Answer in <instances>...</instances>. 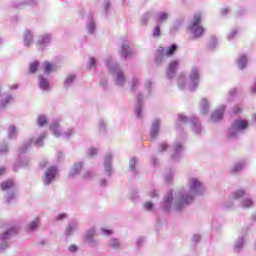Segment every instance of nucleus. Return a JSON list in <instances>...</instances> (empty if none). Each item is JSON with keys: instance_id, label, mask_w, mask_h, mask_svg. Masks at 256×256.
<instances>
[{"instance_id": "nucleus-1", "label": "nucleus", "mask_w": 256, "mask_h": 256, "mask_svg": "<svg viewBox=\"0 0 256 256\" xmlns=\"http://www.w3.org/2000/svg\"><path fill=\"white\" fill-rule=\"evenodd\" d=\"M187 189H181L175 193L174 198V211L180 213L182 209H185L187 205H191L195 200V197L203 195L205 193V185L200 182L196 177H191L188 179Z\"/></svg>"}, {"instance_id": "nucleus-2", "label": "nucleus", "mask_w": 256, "mask_h": 256, "mask_svg": "<svg viewBox=\"0 0 256 256\" xmlns=\"http://www.w3.org/2000/svg\"><path fill=\"white\" fill-rule=\"evenodd\" d=\"M105 65L106 69L111 73L115 85L123 87L125 83H127V76H125V72H123L119 63L115 61V58H113V56H108L105 60Z\"/></svg>"}, {"instance_id": "nucleus-3", "label": "nucleus", "mask_w": 256, "mask_h": 256, "mask_svg": "<svg viewBox=\"0 0 256 256\" xmlns=\"http://www.w3.org/2000/svg\"><path fill=\"white\" fill-rule=\"evenodd\" d=\"M201 79V69L197 66L191 68L188 82L185 83V74H180L178 78V87L183 90L185 87L190 91H195L199 87V81Z\"/></svg>"}, {"instance_id": "nucleus-4", "label": "nucleus", "mask_w": 256, "mask_h": 256, "mask_svg": "<svg viewBox=\"0 0 256 256\" xmlns=\"http://www.w3.org/2000/svg\"><path fill=\"white\" fill-rule=\"evenodd\" d=\"M33 142L34 140L31 138L30 140L24 142L20 147L18 161L14 165L15 171L21 167H29L31 164V159H29V156H27L25 153H27L28 149L31 147V145H33Z\"/></svg>"}, {"instance_id": "nucleus-5", "label": "nucleus", "mask_w": 256, "mask_h": 256, "mask_svg": "<svg viewBox=\"0 0 256 256\" xmlns=\"http://www.w3.org/2000/svg\"><path fill=\"white\" fill-rule=\"evenodd\" d=\"M202 19L203 16L201 13L194 14L193 19L188 26V31L193 35L192 39H200V37L205 35V28L201 26Z\"/></svg>"}, {"instance_id": "nucleus-6", "label": "nucleus", "mask_w": 256, "mask_h": 256, "mask_svg": "<svg viewBox=\"0 0 256 256\" xmlns=\"http://www.w3.org/2000/svg\"><path fill=\"white\" fill-rule=\"evenodd\" d=\"M249 127V122L243 119L234 120L231 126L228 128V139H237L239 135L245 133V130Z\"/></svg>"}, {"instance_id": "nucleus-7", "label": "nucleus", "mask_w": 256, "mask_h": 256, "mask_svg": "<svg viewBox=\"0 0 256 256\" xmlns=\"http://www.w3.org/2000/svg\"><path fill=\"white\" fill-rule=\"evenodd\" d=\"M178 121L180 123H183V125H190L195 135H201V133H203V128L201 127V123L195 116L187 117L183 114H179Z\"/></svg>"}, {"instance_id": "nucleus-8", "label": "nucleus", "mask_w": 256, "mask_h": 256, "mask_svg": "<svg viewBox=\"0 0 256 256\" xmlns=\"http://www.w3.org/2000/svg\"><path fill=\"white\" fill-rule=\"evenodd\" d=\"M175 51H177V44H172L167 48L159 47L156 50V54H155L156 65H161V63H164L167 57H171L172 55L175 54Z\"/></svg>"}, {"instance_id": "nucleus-9", "label": "nucleus", "mask_w": 256, "mask_h": 256, "mask_svg": "<svg viewBox=\"0 0 256 256\" xmlns=\"http://www.w3.org/2000/svg\"><path fill=\"white\" fill-rule=\"evenodd\" d=\"M247 195V192L243 189H238L232 192V199L234 201H240V207L242 209H251L255 205V201L251 198H243Z\"/></svg>"}, {"instance_id": "nucleus-10", "label": "nucleus", "mask_w": 256, "mask_h": 256, "mask_svg": "<svg viewBox=\"0 0 256 256\" xmlns=\"http://www.w3.org/2000/svg\"><path fill=\"white\" fill-rule=\"evenodd\" d=\"M1 189L2 191H6L7 194L5 196L6 203H11V201H14L17 197V186L15 185V182L11 180H7L1 183Z\"/></svg>"}, {"instance_id": "nucleus-11", "label": "nucleus", "mask_w": 256, "mask_h": 256, "mask_svg": "<svg viewBox=\"0 0 256 256\" xmlns=\"http://www.w3.org/2000/svg\"><path fill=\"white\" fill-rule=\"evenodd\" d=\"M17 235V229L11 227L0 235V253H3L9 247V239Z\"/></svg>"}, {"instance_id": "nucleus-12", "label": "nucleus", "mask_w": 256, "mask_h": 256, "mask_svg": "<svg viewBox=\"0 0 256 256\" xmlns=\"http://www.w3.org/2000/svg\"><path fill=\"white\" fill-rule=\"evenodd\" d=\"M183 151H185L183 142L176 141L172 144V153H171L172 163H179L181 159H183Z\"/></svg>"}, {"instance_id": "nucleus-13", "label": "nucleus", "mask_w": 256, "mask_h": 256, "mask_svg": "<svg viewBox=\"0 0 256 256\" xmlns=\"http://www.w3.org/2000/svg\"><path fill=\"white\" fill-rule=\"evenodd\" d=\"M50 130L53 133L54 137H61V135L65 136V139H70L71 135H75V129L69 128L63 134L61 133V126H59V122L53 121L50 125Z\"/></svg>"}, {"instance_id": "nucleus-14", "label": "nucleus", "mask_w": 256, "mask_h": 256, "mask_svg": "<svg viewBox=\"0 0 256 256\" xmlns=\"http://www.w3.org/2000/svg\"><path fill=\"white\" fill-rule=\"evenodd\" d=\"M51 34H43L36 41V48L38 51H45L49 45H51Z\"/></svg>"}, {"instance_id": "nucleus-15", "label": "nucleus", "mask_w": 256, "mask_h": 256, "mask_svg": "<svg viewBox=\"0 0 256 256\" xmlns=\"http://www.w3.org/2000/svg\"><path fill=\"white\" fill-rule=\"evenodd\" d=\"M57 166L49 167L46 172L44 173L43 183L44 185H51L57 178Z\"/></svg>"}, {"instance_id": "nucleus-16", "label": "nucleus", "mask_w": 256, "mask_h": 256, "mask_svg": "<svg viewBox=\"0 0 256 256\" xmlns=\"http://www.w3.org/2000/svg\"><path fill=\"white\" fill-rule=\"evenodd\" d=\"M95 228L86 231L84 239L89 247H99V240L95 239Z\"/></svg>"}, {"instance_id": "nucleus-17", "label": "nucleus", "mask_w": 256, "mask_h": 256, "mask_svg": "<svg viewBox=\"0 0 256 256\" xmlns=\"http://www.w3.org/2000/svg\"><path fill=\"white\" fill-rule=\"evenodd\" d=\"M111 163H113V154L109 152L104 156V171L108 177H111V172L113 171Z\"/></svg>"}, {"instance_id": "nucleus-18", "label": "nucleus", "mask_w": 256, "mask_h": 256, "mask_svg": "<svg viewBox=\"0 0 256 256\" xmlns=\"http://www.w3.org/2000/svg\"><path fill=\"white\" fill-rule=\"evenodd\" d=\"M178 68H179V60L171 61L166 70L167 79H173V77H175V74L177 73Z\"/></svg>"}, {"instance_id": "nucleus-19", "label": "nucleus", "mask_w": 256, "mask_h": 256, "mask_svg": "<svg viewBox=\"0 0 256 256\" xmlns=\"http://www.w3.org/2000/svg\"><path fill=\"white\" fill-rule=\"evenodd\" d=\"M171 205H173V190L168 191L165 195L164 200L161 203V208L163 211H169Z\"/></svg>"}, {"instance_id": "nucleus-20", "label": "nucleus", "mask_w": 256, "mask_h": 256, "mask_svg": "<svg viewBox=\"0 0 256 256\" xmlns=\"http://www.w3.org/2000/svg\"><path fill=\"white\" fill-rule=\"evenodd\" d=\"M120 57L121 59H127L128 57H133V48L129 45V42L122 43Z\"/></svg>"}, {"instance_id": "nucleus-21", "label": "nucleus", "mask_w": 256, "mask_h": 256, "mask_svg": "<svg viewBox=\"0 0 256 256\" xmlns=\"http://www.w3.org/2000/svg\"><path fill=\"white\" fill-rule=\"evenodd\" d=\"M136 99L135 115L137 119H143V94H139Z\"/></svg>"}, {"instance_id": "nucleus-22", "label": "nucleus", "mask_w": 256, "mask_h": 256, "mask_svg": "<svg viewBox=\"0 0 256 256\" xmlns=\"http://www.w3.org/2000/svg\"><path fill=\"white\" fill-rule=\"evenodd\" d=\"M161 127V120L159 118H156L152 122V126L150 129V137L151 139H157L159 135V129Z\"/></svg>"}, {"instance_id": "nucleus-23", "label": "nucleus", "mask_w": 256, "mask_h": 256, "mask_svg": "<svg viewBox=\"0 0 256 256\" xmlns=\"http://www.w3.org/2000/svg\"><path fill=\"white\" fill-rule=\"evenodd\" d=\"M34 38L35 35L33 34V31L26 30L23 36L24 47H31V45H33Z\"/></svg>"}, {"instance_id": "nucleus-24", "label": "nucleus", "mask_w": 256, "mask_h": 256, "mask_svg": "<svg viewBox=\"0 0 256 256\" xmlns=\"http://www.w3.org/2000/svg\"><path fill=\"white\" fill-rule=\"evenodd\" d=\"M243 247H245V235L239 236L238 239H236L233 247L234 253H241Z\"/></svg>"}, {"instance_id": "nucleus-25", "label": "nucleus", "mask_w": 256, "mask_h": 256, "mask_svg": "<svg viewBox=\"0 0 256 256\" xmlns=\"http://www.w3.org/2000/svg\"><path fill=\"white\" fill-rule=\"evenodd\" d=\"M79 228V222L78 221H72L69 222L64 234L66 235V237H71V235H73V233H75V231Z\"/></svg>"}, {"instance_id": "nucleus-26", "label": "nucleus", "mask_w": 256, "mask_h": 256, "mask_svg": "<svg viewBox=\"0 0 256 256\" xmlns=\"http://www.w3.org/2000/svg\"><path fill=\"white\" fill-rule=\"evenodd\" d=\"M86 29L90 35H93V33H95V31L97 30V24H95V19H93V15L91 14L88 15V21L86 22Z\"/></svg>"}, {"instance_id": "nucleus-27", "label": "nucleus", "mask_w": 256, "mask_h": 256, "mask_svg": "<svg viewBox=\"0 0 256 256\" xmlns=\"http://www.w3.org/2000/svg\"><path fill=\"white\" fill-rule=\"evenodd\" d=\"M223 113H225V105L220 106L219 109L215 110L211 115V121L216 123V121H221L223 119Z\"/></svg>"}, {"instance_id": "nucleus-28", "label": "nucleus", "mask_w": 256, "mask_h": 256, "mask_svg": "<svg viewBox=\"0 0 256 256\" xmlns=\"http://www.w3.org/2000/svg\"><path fill=\"white\" fill-rule=\"evenodd\" d=\"M129 87L130 91H132L133 93H135V91H137L139 87H141V79L139 78V76L132 77V79L129 81Z\"/></svg>"}, {"instance_id": "nucleus-29", "label": "nucleus", "mask_w": 256, "mask_h": 256, "mask_svg": "<svg viewBox=\"0 0 256 256\" xmlns=\"http://www.w3.org/2000/svg\"><path fill=\"white\" fill-rule=\"evenodd\" d=\"M38 85L42 91H49V89H51L49 80L44 76H38Z\"/></svg>"}, {"instance_id": "nucleus-30", "label": "nucleus", "mask_w": 256, "mask_h": 256, "mask_svg": "<svg viewBox=\"0 0 256 256\" xmlns=\"http://www.w3.org/2000/svg\"><path fill=\"white\" fill-rule=\"evenodd\" d=\"M169 17H171V14H169V12H158L156 15V22L158 23V25H163L164 23H167Z\"/></svg>"}, {"instance_id": "nucleus-31", "label": "nucleus", "mask_w": 256, "mask_h": 256, "mask_svg": "<svg viewBox=\"0 0 256 256\" xmlns=\"http://www.w3.org/2000/svg\"><path fill=\"white\" fill-rule=\"evenodd\" d=\"M137 165H139V159L132 157L129 160V172L132 173V175H137L139 171L137 170Z\"/></svg>"}, {"instance_id": "nucleus-32", "label": "nucleus", "mask_w": 256, "mask_h": 256, "mask_svg": "<svg viewBox=\"0 0 256 256\" xmlns=\"http://www.w3.org/2000/svg\"><path fill=\"white\" fill-rule=\"evenodd\" d=\"M81 169H83V162L75 163L70 170V177H75V175H79V173H81Z\"/></svg>"}, {"instance_id": "nucleus-33", "label": "nucleus", "mask_w": 256, "mask_h": 256, "mask_svg": "<svg viewBox=\"0 0 256 256\" xmlns=\"http://www.w3.org/2000/svg\"><path fill=\"white\" fill-rule=\"evenodd\" d=\"M183 23H185V20L183 18L176 19L171 27V32L175 33V31H179V29H181Z\"/></svg>"}, {"instance_id": "nucleus-34", "label": "nucleus", "mask_w": 256, "mask_h": 256, "mask_svg": "<svg viewBox=\"0 0 256 256\" xmlns=\"http://www.w3.org/2000/svg\"><path fill=\"white\" fill-rule=\"evenodd\" d=\"M108 247L111 249L119 250L121 249V241L117 238H111L108 242Z\"/></svg>"}, {"instance_id": "nucleus-35", "label": "nucleus", "mask_w": 256, "mask_h": 256, "mask_svg": "<svg viewBox=\"0 0 256 256\" xmlns=\"http://www.w3.org/2000/svg\"><path fill=\"white\" fill-rule=\"evenodd\" d=\"M200 111L203 115H207V113H209V101L205 98L200 102Z\"/></svg>"}, {"instance_id": "nucleus-36", "label": "nucleus", "mask_w": 256, "mask_h": 256, "mask_svg": "<svg viewBox=\"0 0 256 256\" xmlns=\"http://www.w3.org/2000/svg\"><path fill=\"white\" fill-rule=\"evenodd\" d=\"M247 56L245 55H241L239 56V58L237 59V66L240 69H245V67H247Z\"/></svg>"}, {"instance_id": "nucleus-37", "label": "nucleus", "mask_w": 256, "mask_h": 256, "mask_svg": "<svg viewBox=\"0 0 256 256\" xmlns=\"http://www.w3.org/2000/svg\"><path fill=\"white\" fill-rule=\"evenodd\" d=\"M8 138L10 139H17V127L15 125H11L8 128V132H7Z\"/></svg>"}, {"instance_id": "nucleus-38", "label": "nucleus", "mask_w": 256, "mask_h": 256, "mask_svg": "<svg viewBox=\"0 0 256 256\" xmlns=\"http://www.w3.org/2000/svg\"><path fill=\"white\" fill-rule=\"evenodd\" d=\"M207 47L210 51H213V49H217L219 47V43L217 42V38L212 37L208 41Z\"/></svg>"}, {"instance_id": "nucleus-39", "label": "nucleus", "mask_w": 256, "mask_h": 256, "mask_svg": "<svg viewBox=\"0 0 256 256\" xmlns=\"http://www.w3.org/2000/svg\"><path fill=\"white\" fill-rule=\"evenodd\" d=\"M52 71H55V65H53L51 62H45L44 63L45 75H49V73H52Z\"/></svg>"}, {"instance_id": "nucleus-40", "label": "nucleus", "mask_w": 256, "mask_h": 256, "mask_svg": "<svg viewBox=\"0 0 256 256\" xmlns=\"http://www.w3.org/2000/svg\"><path fill=\"white\" fill-rule=\"evenodd\" d=\"M37 125L38 127H45V125H47V116L45 115H39L37 117Z\"/></svg>"}, {"instance_id": "nucleus-41", "label": "nucleus", "mask_w": 256, "mask_h": 256, "mask_svg": "<svg viewBox=\"0 0 256 256\" xmlns=\"http://www.w3.org/2000/svg\"><path fill=\"white\" fill-rule=\"evenodd\" d=\"M153 17V13L151 12H146L140 20L141 25H147L149 23V19Z\"/></svg>"}, {"instance_id": "nucleus-42", "label": "nucleus", "mask_w": 256, "mask_h": 256, "mask_svg": "<svg viewBox=\"0 0 256 256\" xmlns=\"http://www.w3.org/2000/svg\"><path fill=\"white\" fill-rule=\"evenodd\" d=\"M47 137V133H43L41 134L35 141H34V145L36 147H43V141L44 139Z\"/></svg>"}, {"instance_id": "nucleus-43", "label": "nucleus", "mask_w": 256, "mask_h": 256, "mask_svg": "<svg viewBox=\"0 0 256 256\" xmlns=\"http://www.w3.org/2000/svg\"><path fill=\"white\" fill-rule=\"evenodd\" d=\"M245 169V162H239L232 167V173H239V171H243Z\"/></svg>"}, {"instance_id": "nucleus-44", "label": "nucleus", "mask_w": 256, "mask_h": 256, "mask_svg": "<svg viewBox=\"0 0 256 256\" xmlns=\"http://www.w3.org/2000/svg\"><path fill=\"white\" fill-rule=\"evenodd\" d=\"M73 81H75V75L70 74L64 81V87L67 89L73 85Z\"/></svg>"}, {"instance_id": "nucleus-45", "label": "nucleus", "mask_w": 256, "mask_h": 256, "mask_svg": "<svg viewBox=\"0 0 256 256\" xmlns=\"http://www.w3.org/2000/svg\"><path fill=\"white\" fill-rule=\"evenodd\" d=\"M7 153H9V144L4 141L2 145H0V155H7Z\"/></svg>"}, {"instance_id": "nucleus-46", "label": "nucleus", "mask_w": 256, "mask_h": 256, "mask_svg": "<svg viewBox=\"0 0 256 256\" xmlns=\"http://www.w3.org/2000/svg\"><path fill=\"white\" fill-rule=\"evenodd\" d=\"M39 69V62L38 61H34L32 63H30L29 65V72L30 73H37Z\"/></svg>"}, {"instance_id": "nucleus-47", "label": "nucleus", "mask_w": 256, "mask_h": 256, "mask_svg": "<svg viewBox=\"0 0 256 256\" xmlns=\"http://www.w3.org/2000/svg\"><path fill=\"white\" fill-rule=\"evenodd\" d=\"M37 227H39V218H36L34 221H32L28 225V230L35 231V229H37Z\"/></svg>"}, {"instance_id": "nucleus-48", "label": "nucleus", "mask_w": 256, "mask_h": 256, "mask_svg": "<svg viewBox=\"0 0 256 256\" xmlns=\"http://www.w3.org/2000/svg\"><path fill=\"white\" fill-rule=\"evenodd\" d=\"M99 129H100V133L105 134L107 133V125L105 124V121H103V119L99 120Z\"/></svg>"}, {"instance_id": "nucleus-49", "label": "nucleus", "mask_w": 256, "mask_h": 256, "mask_svg": "<svg viewBox=\"0 0 256 256\" xmlns=\"http://www.w3.org/2000/svg\"><path fill=\"white\" fill-rule=\"evenodd\" d=\"M152 36L154 38H159L161 37V27L159 25L155 26L152 32Z\"/></svg>"}, {"instance_id": "nucleus-50", "label": "nucleus", "mask_w": 256, "mask_h": 256, "mask_svg": "<svg viewBox=\"0 0 256 256\" xmlns=\"http://www.w3.org/2000/svg\"><path fill=\"white\" fill-rule=\"evenodd\" d=\"M97 153H99V150L95 147L88 148V150H87V155L89 157H95V155H97Z\"/></svg>"}, {"instance_id": "nucleus-51", "label": "nucleus", "mask_w": 256, "mask_h": 256, "mask_svg": "<svg viewBox=\"0 0 256 256\" xmlns=\"http://www.w3.org/2000/svg\"><path fill=\"white\" fill-rule=\"evenodd\" d=\"M103 7H104V11H105L106 15H109V11L111 9V0H105Z\"/></svg>"}, {"instance_id": "nucleus-52", "label": "nucleus", "mask_w": 256, "mask_h": 256, "mask_svg": "<svg viewBox=\"0 0 256 256\" xmlns=\"http://www.w3.org/2000/svg\"><path fill=\"white\" fill-rule=\"evenodd\" d=\"M151 85H152L151 80H146V82L144 83V87L146 89V95H151Z\"/></svg>"}, {"instance_id": "nucleus-53", "label": "nucleus", "mask_w": 256, "mask_h": 256, "mask_svg": "<svg viewBox=\"0 0 256 256\" xmlns=\"http://www.w3.org/2000/svg\"><path fill=\"white\" fill-rule=\"evenodd\" d=\"M167 147H169V145H167L165 142L160 143L158 145V154L163 153V151H167Z\"/></svg>"}, {"instance_id": "nucleus-54", "label": "nucleus", "mask_w": 256, "mask_h": 256, "mask_svg": "<svg viewBox=\"0 0 256 256\" xmlns=\"http://www.w3.org/2000/svg\"><path fill=\"white\" fill-rule=\"evenodd\" d=\"M37 3V0H26L25 2H22L20 5H29L30 7H35L37 6Z\"/></svg>"}, {"instance_id": "nucleus-55", "label": "nucleus", "mask_w": 256, "mask_h": 256, "mask_svg": "<svg viewBox=\"0 0 256 256\" xmlns=\"http://www.w3.org/2000/svg\"><path fill=\"white\" fill-rule=\"evenodd\" d=\"M237 29H233L230 31V33L228 34V41H231L232 39H235V37L237 36Z\"/></svg>"}, {"instance_id": "nucleus-56", "label": "nucleus", "mask_w": 256, "mask_h": 256, "mask_svg": "<svg viewBox=\"0 0 256 256\" xmlns=\"http://www.w3.org/2000/svg\"><path fill=\"white\" fill-rule=\"evenodd\" d=\"M145 245V238L144 237H139L136 241V247H143Z\"/></svg>"}, {"instance_id": "nucleus-57", "label": "nucleus", "mask_w": 256, "mask_h": 256, "mask_svg": "<svg viewBox=\"0 0 256 256\" xmlns=\"http://www.w3.org/2000/svg\"><path fill=\"white\" fill-rule=\"evenodd\" d=\"M68 251H69V253H77V251H79V247H77V245H75V244H71L68 247Z\"/></svg>"}, {"instance_id": "nucleus-58", "label": "nucleus", "mask_w": 256, "mask_h": 256, "mask_svg": "<svg viewBox=\"0 0 256 256\" xmlns=\"http://www.w3.org/2000/svg\"><path fill=\"white\" fill-rule=\"evenodd\" d=\"M171 181H173V172H169L168 174L165 175V182L171 183Z\"/></svg>"}, {"instance_id": "nucleus-59", "label": "nucleus", "mask_w": 256, "mask_h": 256, "mask_svg": "<svg viewBox=\"0 0 256 256\" xmlns=\"http://www.w3.org/2000/svg\"><path fill=\"white\" fill-rule=\"evenodd\" d=\"M101 232L103 235H105L106 237H109L111 235H113V231L109 230V229H105V228H101Z\"/></svg>"}, {"instance_id": "nucleus-60", "label": "nucleus", "mask_w": 256, "mask_h": 256, "mask_svg": "<svg viewBox=\"0 0 256 256\" xmlns=\"http://www.w3.org/2000/svg\"><path fill=\"white\" fill-rule=\"evenodd\" d=\"M144 209H146V211H152L153 210V202L144 203Z\"/></svg>"}, {"instance_id": "nucleus-61", "label": "nucleus", "mask_w": 256, "mask_h": 256, "mask_svg": "<svg viewBox=\"0 0 256 256\" xmlns=\"http://www.w3.org/2000/svg\"><path fill=\"white\" fill-rule=\"evenodd\" d=\"M89 67H91V68L97 67V60L95 58L89 59Z\"/></svg>"}, {"instance_id": "nucleus-62", "label": "nucleus", "mask_w": 256, "mask_h": 256, "mask_svg": "<svg viewBox=\"0 0 256 256\" xmlns=\"http://www.w3.org/2000/svg\"><path fill=\"white\" fill-rule=\"evenodd\" d=\"M234 207H235V202H233L231 200L225 203L226 209H233Z\"/></svg>"}, {"instance_id": "nucleus-63", "label": "nucleus", "mask_w": 256, "mask_h": 256, "mask_svg": "<svg viewBox=\"0 0 256 256\" xmlns=\"http://www.w3.org/2000/svg\"><path fill=\"white\" fill-rule=\"evenodd\" d=\"M193 243H199L201 241V235L199 234H194L192 237Z\"/></svg>"}, {"instance_id": "nucleus-64", "label": "nucleus", "mask_w": 256, "mask_h": 256, "mask_svg": "<svg viewBox=\"0 0 256 256\" xmlns=\"http://www.w3.org/2000/svg\"><path fill=\"white\" fill-rule=\"evenodd\" d=\"M241 111H243V109H242L239 105H236V106L233 108V113H234V115H239V113H241Z\"/></svg>"}]
</instances>
